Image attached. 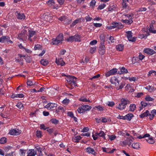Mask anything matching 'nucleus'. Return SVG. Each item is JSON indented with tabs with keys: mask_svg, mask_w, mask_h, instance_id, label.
Returning <instances> with one entry per match:
<instances>
[{
	"mask_svg": "<svg viewBox=\"0 0 156 156\" xmlns=\"http://www.w3.org/2000/svg\"><path fill=\"white\" fill-rule=\"evenodd\" d=\"M66 79L68 83V85H66L68 88L72 89L74 87L76 86V77L72 76L69 75L67 76Z\"/></svg>",
	"mask_w": 156,
	"mask_h": 156,
	"instance_id": "obj_1",
	"label": "nucleus"
},
{
	"mask_svg": "<svg viewBox=\"0 0 156 156\" xmlns=\"http://www.w3.org/2000/svg\"><path fill=\"white\" fill-rule=\"evenodd\" d=\"M120 101L121 103L116 106V108L120 110L124 109L126 108V105L130 103V101L129 100L124 98H122Z\"/></svg>",
	"mask_w": 156,
	"mask_h": 156,
	"instance_id": "obj_2",
	"label": "nucleus"
},
{
	"mask_svg": "<svg viewBox=\"0 0 156 156\" xmlns=\"http://www.w3.org/2000/svg\"><path fill=\"white\" fill-rule=\"evenodd\" d=\"M28 39L31 42L34 41L37 38L36 32L35 31L29 30L28 31Z\"/></svg>",
	"mask_w": 156,
	"mask_h": 156,
	"instance_id": "obj_3",
	"label": "nucleus"
},
{
	"mask_svg": "<svg viewBox=\"0 0 156 156\" xmlns=\"http://www.w3.org/2000/svg\"><path fill=\"white\" fill-rule=\"evenodd\" d=\"M91 108V107L88 105H83L79 107L77 109L79 113H82L86 111L90 110Z\"/></svg>",
	"mask_w": 156,
	"mask_h": 156,
	"instance_id": "obj_4",
	"label": "nucleus"
},
{
	"mask_svg": "<svg viewBox=\"0 0 156 156\" xmlns=\"http://www.w3.org/2000/svg\"><path fill=\"white\" fill-rule=\"evenodd\" d=\"M57 106V105L56 104L49 103L44 106V108H47L48 110L52 111L55 109Z\"/></svg>",
	"mask_w": 156,
	"mask_h": 156,
	"instance_id": "obj_5",
	"label": "nucleus"
},
{
	"mask_svg": "<svg viewBox=\"0 0 156 156\" xmlns=\"http://www.w3.org/2000/svg\"><path fill=\"white\" fill-rule=\"evenodd\" d=\"M105 133L103 131L101 130L99 133H95V136H94V135L93 134L92 136L93 138V139L94 140H96L98 139L97 136H99L100 137H102L104 139H105Z\"/></svg>",
	"mask_w": 156,
	"mask_h": 156,
	"instance_id": "obj_6",
	"label": "nucleus"
},
{
	"mask_svg": "<svg viewBox=\"0 0 156 156\" xmlns=\"http://www.w3.org/2000/svg\"><path fill=\"white\" fill-rule=\"evenodd\" d=\"M15 15L18 19L22 20H24L26 18V16L24 14L19 11H16Z\"/></svg>",
	"mask_w": 156,
	"mask_h": 156,
	"instance_id": "obj_7",
	"label": "nucleus"
},
{
	"mask_svg": "<svg viewBox=\"0 0 156 156\" xmlns=\"http://www.w3.org/2000/svg\"><path fill=\"white\" fill-rule=\"evenodd\" d=\"M127 37L129 41L132 42H135L136 40V37H133L132 33L131 31H128L126 32Z\"/></svg>",
	"mask_w": 156,
	"mask_h": 156,
	"instance_id": "obj_8",
	"label": "nucleus"
},
{
	"mask_svg": "<svg viewBox=\"0 0 156 156\" xmlns=\"http://www.w3.org/2000/svg\"><path fill=\"white\" fill-rule=\"evenodd\" d=\"M21 132L18 129H12L10 130L9 133L12 135L17 136L20 134Z\"/></svg>",
	"mask_w": 156,
	"mask_h": 156,
	"instance_id": "obj_9",
	"label": "nucleus"
},
{
	"mask_svg": "<svg viewBox=\"0 0 156 156\" xmlns=\"http://www.w3.org/2000/svg\"><path fill=\"white\" fill-rule=\"evenodd\" d=\"M105 47L104 44H100L98 52L101 55H104L105 52Z\"/></svg>",
	"mask_w": 156,
	"mask_h": 156,
	"instance_id": "obj_10",
	"label": "nucleus"
},
{
	"mask_svg": "<svg viewBox=\"0 0 156 156\" xmlns=\"http://www.w3.org/2000/svg\"><path fill=\"white\" fill-rule=\"evenodd\" d=\"M144 52L150 55H152L156 53L153 49L150 48H145L143 51Z\"/></svg>",
	"mask_w": 156,
	"mask_h": 156,
	"instance_id": "obj_11",
	"label": "nucleus"
},
{
	"mask_svg": "<svg viewBox=\"0 0 156 156\" xmlns=\"http://www.w3.org/2000/svg\"><path fill=\"white\" fill-rule=\"evenodd\" d=\"M85 150L86 152L89 154H91L94 156H96L97 154V153L94 150L90 147H87Z\"/></svg>",
	"mask_w": 156,
	"mask_h": 156,
	"instance_id": "obj_12",
	"label": "nucleus"
},
{
	"mask_svg": "<svg viewBox=\"0 0 156 156\" xmlns=\"http://www.w3.org/2000/svg\"><path fill=\"white\" fill-rule=\"evenodd\" d=\"M37 152L36 150H34V149L29 150L27 152V156H35L37 154Z\"/></svg>",
	"mask_w": 156,
	"mask_h": 156,
	"instance_id": "obj_13",
	"label": "nucleus"
},
{
	"mask_svg": "<svg viewBox=\"0 0 156 156\" xmlns=\"http://www.w3.org/2000/svg\"><path fill=\"white\" fill-rule=\"evenodd\" d=\"M55 62L58 65H60L61 66H63L65 65V62L63 61V58H58L56 59Z\"/></svg>",
	"mask_w": 156,
	"mask_h": 156,
	"instance_id": "obj_14",
	"label": "nucleus"
},
{
	"mask_svg": "<svg viewBox=\"0 0 156 156\" xmlns=\"http://www.w3.org/2000/svg\"><path fill=\"white\" fill-rule=\"evenodd\" d=\"M110 82L112 84L115 85L116 86L119 84V81L116 77L114 76L111 78L110 79Z\"/></svg>",
	"mask_w": 156,
	"mask_h": 156,
	"instance_id": "obj_15",
	"label": "nucleus"
},
{
	"mask_svg": "<svg viewBox=\"0 0 156 156\" xmlns=\"http://www.w3.org/2000/svg\"><path fill=\"white\" fill-rule=\"evenodd\" d=\"M81 20H82V21H84V20L83 18H80L75 20L71 24V27H73L76 24L81 23Z\"/></svg>",
	"mask_w": 156,
	"mask_h": 156,
	"instance_id": "obj_16",
	"label": "nucleus"
},
{
	"mask_svg": "<svg viewBox=\"0 0 156 156\" xmlns=\"http://www.w3.org/2000/svg\"><path fill=\"white\" fill-rule=\"evenodd\" d=\"M47 3L48 5L52 7L53 9H58V8H57L55 6V3L53 0H49L47 2Z\"/></svg>",
	"mask_w": 156,
	"mask_h": 156,
	"instance_id": "obj_17",
	"label": "nucleus"
},
{
	"mask_svg": "<svg viewBox=\"0 0 156 156\" xmlns=\"http://www.w3.org/2000/svg\"><path fill=\"white\" fill-rule=\"evenodd\" d=\"M44 148H41L37 146L36 147V149L38 153V156H43L42 151H44Z\"/></svg>",
	"mask_w": 156,
	"mask_h": 156,
	"instance_id": "obj_18",
	"label": "nucleus"
},
{
	"mask_svg": "<svg viewBox=\"0 0 156 156\" xmlns=\"http://www.w3.org/2000/svg\"><path fill=\"white\" fill-rule=\"evenodd\" d=\"M150 35L149 32L147 31L146 34H140L138 36V38L141 39L144 38L145 39L147 38V37Z\"/></svg>",
	"mask_w": 156,
	"mask_h": 156,
	"instance_id": "obj_19",
	"label": "nucleus"
},
{
	"mask_svg": "<svg viewBox=\"0 0 156 156\" xmlns=\"http://www.w3.org/2000/svg\"><path fill=\"white\" fill-rule=\"evenodd\" d=\"M133 116L134 115L132 113H128L125 116V120L130 121Z\"/></svg>",
	"mask_w": 156,
	"mask_h": 156,
	"instance_id": "obj_20",
	"label": "nucleus"
},
{
	"mask_svg": "<svg viewBox=\"0 0 156 156\" xmlns=\"http://www.w3.org/2000/svg\"><path fill=\"white\" fill-rule=\"evenodd\" d=\"M74 41L76 42L81 41V36L78 34H76L74 36Z\"/></svg>",
	"mask_w": 156,
	"mask_h": 156,
	"instance_id": "obj_21",
	"label": "nucleus"
},
{
	"mask_svg": "<svg viewBox=\"0 0 156 156\" xmlns=\"http://www.w3.org/2000/svg\"><path fill=\"white\" fill-rule=\"evenodd\" d=\"M10 39V38L8 36H3L0 37V42L4 43L6 42V40Z\"/></svg>",
	"mask_w": 156,
	"mask_h": 156,
	"instance_id": "obj_22",
	"label": "nucleus"
},
{
	"mask_svg": "<svg viewBox=\"0 0 156 156\" xmlns=\"http://www.w3.org/2000/svg\"><path fill=\"white\" fill-rule=\"evenodd\" d=\"M40 62L41 64L44 66H47L49 63L48 61L44 59H42L40 61Z\"/></svg>",
	"mask_w": 156,
	"mask_h": 156,
	"instance_id": "obj_23",
	"label": "nucleus"
},
{
	"mask_svg": "<svg viewBox=\"0 0 156 156\" xmlns=\"http://www.w3.org/2000/svg\"><path fill=\"white\" fill-rule=\"evenodd\" d=\"M52 41L51 43L52 45H58L61 43L60 42V41H59L56 37L55 38H53L52 39Z\"/></svg>",
	"mask_w": 156,
	"mask_h": 156,
	"instance_id": "obj_24",
	"label": "nucleus"
},
{
	"mask_svg": "<svg viewBox=\"0 0 156 156\" xmlns=\"http://www.w3.org/2000/svg\"><path fill=\"white\" fill-rule=\"evenodd\" d=\"M121 21L123 23H125V24L127 25H130L133 22V20L131 19L130 20H121Z\"/></svg>",
	"mask_w": 156,
	"mask_h": 156,
	"instance_id": "obj_25",
	"label": "nucleus"
},
{
	"mask_svg": "<svg viewBox=\"0 0 156 156\" xmlns=\"http://www.w3.org/2000/svg\"><path fill=\"white\" fill-rule=\"evenodd\" d=\"M120 70L121 71V73L119 72H118V73L120 74H124L126 73H128V71L127 69H126L124 67H122L120 68Z\"/></svg>",
	"mask_w": 156,
	"mask_h": 156,
	"instance_id": "obj_26",
	"label": "nucleus"
},
{
	"mask_svg": "<svg viewBox=\"0 0 156 156\" xmlns=\"http://www.w3.org/2000/svg\"><path fill=\"white\" fill-rule=\"evenodd\" d=\"M56 38L57 40L60 41L61 43H62V42L64 40L63 35L62 34H59Z\"/></svg>",
	"mask_w": 156,
	"mask_h": 156,
	"instance_id": "obj_27",
	"label": "nucleus"
},
{
	"mask_svg": "<svg viewBox=\"0 0 156 156\" xmlns=\"http://www.w3.org/2000/svg\"><path fill=\"white\" fill-rule=\"evenodd\" d=\"M153 23L152 22L150 24L149 26V32L155 34L156 33V30H153L152 27H153Z\"/></svg>",
	"mask_w": 156,
	"mask_h": 156,
	"instance_id": "obj_28",
	"label": "nucleus"
},
{
	"mask_svg": "<svg viewBox=\"0 0 156 156\" xmlns=\"http://www.w3.org/2000/svg\"><path fill=\"white\" fill-rule=\"evenodd\" d=\"M145 89L148 90V91L151 92L155 90V88L152 86H150V85L147 86L145 87Z\"/></svg>",
	"mask_w": 156,
	"mask_h": 156,
	"instance_id": "obj_29",
	"label": "nucleus"
},
{
	"mask_svg": "<svg viewBox=\"0 0 156 156\" xmlns=\"http://www.w3.org/2000/svg\"><path fill=\"white\" fill-rule=\"evenodd\" d=\"M148 114H149V111L148 110H147L143 113L141 114L140 115V118H143L144 117H147V116H148Z\"/></svg>",
	"mask_w": 156,
	"mask_h": 156,
	"instance_id": "obj_30",
	"label": "nucleus"
},
{
	"mask_svg": "<svg viewBox=\"0 0 156 156\" xmlns=\"http://www.w3.org/2000/svg\"><path fill=\"white\" fill-rule=\"evenodd\" d=\"M124 46L122 44H119L116 46V49L118 51H122L123 50Z\"/></svg>",
	"mask_w": 156,
	"mask_h": 156,
	"instance_id": "obj_31",
	"label": "nucleus"
},
{
	"mask_svg": "<svg viewBox=\"0 0 156 156\" xmlns=\"http://www.w3.org/2000/svg\"><path fill=\"white\" fill-rule=\"evenodd\" d=\"M132 146L134 149H138L140 148L139 143H134L132 145Z\"/></svg>",
	"mask_w": 156,
	"mask_h": 156,
	"instance_id": "obj_32",
	"label": "nucleus"
},
{
	"mask_svg": "<svg viewBox=\"0 0 156 156\" xmlns=\"http://www.w3.org/2000/svg\"><path fill=\"white\" fill-rule=\"evenodd\" d=\"M81 137L80 136H75L73 139V141L74 142L78 143L79 142V140L81 139Z\"/></svg>",
	"mask_w": 156,
	"mask_h": 156,
	"instance_id": "obj_33",
	"label": "nucleus"
},
{
	"mask_svg": "<svg viewBox=\"0 0 156 156\" xmlns=\"http://www.w3.org/2000/svg\"><path fill=\"white\" fill-rule=\"evenodd\" d=\"M156 76V71L154 70H150V71L147 74L148 76Z\"/></svg>",
	"mask_w": 156,
	"mask_h": 156,
	"instance_id": "obj_34",
	"label": "nucleus"
},
{
	"mask_svg": "<svg viewBox=\"0 0 156 156\" xmlns=\"http://www.w3.org/2000/svg\"><path fill=\"white\" fill-rule=\"evenodd\" d=\"M134 15L132 13H130L129 14H123V16H125L129 20H130L131 19L133 20L132 17Z\"/></svg>",
	"mask_w": 156,
	"mask_h": 156,
	"instance_id": "obj_35",
	"label": "nucleus"
},
{
	"mask_svg": "<svg viewBox=\"0 0 156 156\" xmlns=\"http://www.w3.org/2000/svg\"><path fill=\"white\" fill-rule=\"evenodd\" d=\"M146 141L150 144H153L154 142V140L152 137H149L148 139H146Z\"/></svg>",
	"mask_w": 156,
	"mask_h": 156,
	"instance_id": "obj_36",
	"label": "nucleus"
},
{
	"mask_svg": "<svg viewBox=\"0 0 156 156\" xmlns=\"http://www.w3.org/2000/svg\"><path fill=\"white\" fill-rule=\"evenodd\" d=\"M129 110L131 112H133L136 108V105L134 104L130 105L129 106Z\"/></svg>",
	"mask_w": 156,
	"mask_h": 156,
	"instance_id": "obj_37",
	"label": "nucleus"
},
{
	"mask_svg": "<svg viewBox=\"0 0 156 156\" xmlns=\"http://www.w3.org/2000/svg\"><path fill=\"white\" fill-rule=\"evenodd\" d=\"M122 7L123 9H126L128 6V4L126 2V0H122Z\"/></svg>",
	"mask_w": 156,
	"mask_h": 156,
	"instance_id": "obj_38",
	"label": "nucleus"
},
{
	"mask_svg": "<svg viewBox=\"0 0 156 156\" xmlns=\"http://www.w3.org/2000/svg\"><path fill=\"white\" fill-rule=\"evenodd\" d=\"M80 101L83 102H90V101L89 99H87L84 97H81L79 99Z\"/></svg>",
	"mask_w": 156,
	"mask_h": 156,
	"instance_id": "obj_39",
	"label": "nucleus"
},
{
	"mask_svg": "<svg viewBox=\"0 0 156 156\" xmlns=\"http://www.w3.org/2000/svg\"><path fill=\"white\" fill-rule=\"evenodd\" d=\"M36 136L38 138H41L42 136V132L40 130H37L36 131Z\"/></svg>",
	"mask_w": 156,
	"mask_h": 156,
	"instance_id": "obj_40",
	"label": "nucleus"
},
{
	"mask_svg": "<svg viewBox=\"0 0 156 156\" xmlns=\"http://www.w3.org/2000/svg\"><path fill=\"white\" fill-rule=\"evenodd\" d=\"M100 39L101 40V43L104 44L105 41V37L103 35H101L99 37Z\"/></svg>",
	"mask_w": 156,
	"mask_h": 156,
	"instance_id": "obj_41",
	"label": "nucleus"
},
{
	"mask_svg": "<svg viewBox=\"0 0 156 156\" xmlns=\"http://www.w3.org/2000/svg\"><path fill=\"white\" fill-rule=\"evenodd\" d=\"M6 138L5 137H2L0 140L1 144H4L6 142Z\"/></svg>",
	"mask_w": 156,
	"mask_h": 156,
	"instance_id": "obj_42",
	"label": "nucleus"
},
{
	"mask_svg": "<svg viewBox=\"0 0 156 156\" xmlns=\"http://www.w3.org/2000/svg\"><path fill=\"white\" fill-rule=\"evenodd\" d=\"M50 121L51 122L55 125L57 124L58 123V120L55 119H51Z\"/></svg>",
	"mask_w": 156,
	"mask_h": 156,
	"instance_id": "obj_43",
	"label": "nucleus"
},
{
	"mask_svg": "<svg viewBox=\"0 0 156 156\" xmlns=\"http://www.w3.org/2000/svg\"><path fill=\"white\" fill-rule=\"evenodd\" d=\"M20 156H25V154L26 153V150H24L22 149H20Z\"/></svg>",
	"mask_w": 156,
	"mask_h": 156,
	"instance_id": "obj_44",
	"label": "nucleus"
},
{
	"mask_svg": "<svg viewBox=\"0 0 156 156\" xmlns=\"http://www.w3.org/2000/svg\"><path fill=\"white\" fill-rule=\"evenodd\" d=\"M27 85L28 86H31L34 84V82L27 79Z\"/></svg>",
	"mask_w": 156,
	"mask_h": 156,
	"instance_id": "obj_45",
	"label": "nucleus"
},
{
	"mask_svg": "<svg viewBox=\"0 0 156 156\" xmlns=\"http://www.w3.org/2000/svg\"><path fill=\"white\" fill-rule=\"evenodd\" d=\"M117 27L118 29H121L124 27V26L121 23H117Z\"/></svg>",
	"mask_w": 156,
	"mask_h": 156,
	"instance_id": "obj_46",
	"label": "nucleus"
},
{
	"mask_svg": "<svg viewBox=\"0 0 156 156\" xmlns=\"http://www.w3.org/2000/svg\"><path fill=\"white\" fill-rule=\"evenodd\" d=\"M146 101H153L154 99L150 96L149 95H147L145 98Z\"/></svg>",
	"mask_w": 156,
	"mask_h": 156,
	"instance_id": "obj_47",
	"label": "nucleus"
},
{
	"mask_svg": "<svg viewBox=\"0 0 156 156\" xmlns=\"http://www.w3.org/2000/svg\"><path fill=\"white\" fill-rule=\"evenodd\" d=\"M71 19H68L67 17H66V20L63 22L65 24H69L71 22Z\"/></svg>",
	"mask_w": 156,
	"mask_h": 156,
	"instance_id": "obj_48",
	"label": "nucleus"
},
{
	"mask_svg": "<svg viewBox=\"0 0 156 156\" xmlns=\"http://www.w3.org/2000/svg\"><path fill=\"white\" fill-rule=\"evenodd\" d=\"M67 41L70 42H73L74 41V36H71L69 37L67 39Z\"/></svg>",
	"mask_w": 156,
	"mask_h": 156,
	"instance_id": "obj_49",
	"label": "nucleus"
},
{
	"mask_svg": "<svg viewBox=\"0 0 156 156\" xmlns=\"http://www.w3.org/2000/svg\"><path fill=\"white\" fill-rule=\"evenodd\" d=\"M117 69L116 68H113L112 69L110 70V73H111L112 75H114L115 73L117 72Z\"/></svg>",
	"mask_w": 156,
	"mask_h": 156,
	"instance_id": "obj_50",
	"label": "nucleus"
},
{
	"mask_svg": "<svg viewBox=\"0 0 156 156\" xmlns=\"http://www.w3.org/2000/svg\"><path fill=\"white\" fill-rule=\"evenodd\" d=\"M96 2L95 0H92L90 3V6H91L92 8L94 7L95 5Z\"/></svg>",
	"mask_w": 156,
	"mask_h": 156,
	"instance_id": "obj_51",
	"label": "nucleus"
},
{
	"mask_svg": "<svg viewBox=\"0 0 156 156\" xmlns=\"http://www.w3.org/2000/svg\"><path fill=\"white\" fill-rule=\"evenodd\" d=\"M86 22H89L91 21L92 19V18L91 17H90L89 15L86 16L85 18Z\"/></svg>",
	"mask_w": 156,
	"mask_h": 156,
	"instance_id": "obj_52",
	"label": "nucleus"
},
{
	"mask_svg": "<svg viewBox=\"0 0 156 156\" xmlns=\"http://www.w3.org/2000/svg\"><path fill=\"white\" fill-rule=\"evenodd\" d=\"M47 131L50 134H51L54 131V129L53 128L49 129H47Z\"/></svg>",
	"mask_w": 156,
	"mask_h": 156,
	"instance_id": "obj_53",
	"label": "nucleus"
},
{
	"mask_svg": "<svg viewBox=\"0 0 156 156\" xmlns=\"http://www.w3.org/2000/svg\"><path fill=\"white\" fill-rule=\"evenodd\" d=\"M107 104L109 106L112 107L114 105L115 103L114 102L112 101H108L107 103Z\"/></svg>",
	"mask_w": 156,
	"mask_h": 156,
	"instance_id": "obj_54",
	"label": "nucleus"
},
{
	"mask_svg": "<svg viewBox=\"0 0 156 156\" xmlns=\"http://www.w3.org/2000/svg\"><path fill=\"white\" fill-rule=\"evenodd\" d=\"M95 108L98 109V110L100 111H102L103 110L104 108L103 107L101 106L100 105L98 106H95Z\"/></svg>",
	"mask_w": 156,
	"mask_h": 156,
	"instance_id": "obj_55",
	"label": "nucleus"
},
{
	"mask_svg": "<svg viewBox=\"0 0 156 156\" xmlns=\"http://www.w3.org/2000/svg\"><path fill=\"white\" fill-rule=\"evenodd\" d=\"M66 16H62L58 18V20L61 21H63V22L65 21V20H66Z\"/></svg>",
	"mask_w": 156,
	"mask_h": 156,
	"instance_id": "obj_56",
	"label": "nucleus"
},
{
	"mask_svg": "<svg viewBox=\"0 0 156 156\" xmlns=\"http://www.w3.org/2000/svg\"><path fill=\"white\" fill-rule=\"evenodd\" d=\"M124 82H122L121 83V84L120 85H119V87H117L116 88V89L118 90L120 89H122L124 87Z\"/></svg>",
	"mask_w": 156,
	"mask_h": 156,
	"instance_id": "obj_57",
	"label": "nucleus"
},
{
	"mask_svg": "<svg viewBox=\"0 0 156 156\" xmlns=\"http://www.w3.org/2000/svg\"><path fill=\"white\" fill-rule=\"evenodd\" d=\"M24 59L26 60V62L28 63H30L31 62V59L30 57H26L25 58H24Z\"/></svg>",
	"mask_w": 156,
	"mask_h": 156,
	"instance_id": "obj_58",
	"label": "nucleus"
},
{
	"mask_svg": "<svg viewBox=\"0 0 156 156\" xmlns=\"http://www.w3.org/2000/svg\"><path fill=\"white\" fill-rule=\"evenodd\" d=\"M106 6V5L105 4H101L98 6V9L101 10L103 9Z\"/></svg>",
	"mask_w": 156,
	"mask_h": 156,
	"instance_id": "obj_59",
	"label": "nucleus"
},
{
	"mask_svg": "<svg viewBox=\"0 0 156 156\" xmlns=\"http://www.w3.org/2000/svg\"><path fill=\"white\" fill-rule=\"evenodd\" d=\"M16 106L19 109H21L23 108V105L21 103H18L17 104Z\"/></svg>",
	"mask_w": 156,
	"mask_h": 156,
	"instance_id": "obj_60",
	"label": "nucleus"
},
{
	"mask_svg": "<svg viewBox=\"0 0 156 156\" xmlns=\"http://www.w3.org/2000/svg\"><path fill=\"white\" fill-rule=\"evenodd\" d=\"M109 137L111 141L114 140L116 137V136L113 135H109Z\"/></svg>",
	"mask_w": 156,
	"mask_h": 156,
	"instance_id": "obj_61",
	"label": "nucleus"
},
{
	"mask_svg": "<svg viewBox=\"0 0 156 156\" xmlns=\"http://www.w3.org/2000/svg\"><path fill=\"white\" fill-rule=\"evenodd\" d=\"M138 57L140 60H142L145 57V56L141 53H140L139 54Z\"/></svg>",
	"mask_w": 156,
	"mask_h": 156,
	"instance_id": "obj_62",
	"label": "nucleus"
},
{
	"mask_svg": "<svg viewBox=\"0 0 156 156\" xmlns=\"http://www.w3.org/2000/svg\"><path fill=\"white\" fill-rule=\"evenodd\" d=\"M141 104L142 106L144 108L146 107L149 104L148 103H146L144 102V101H142L141 102Z\"/></svg>",
	"mask_w": 156,
	"mask_h": 156,
	"instance_id": "obj_63",
	"label": "nucleus"
},
{
	"mask_svg": "<svg viewBox=\"0 0 156 156\" xmlns=\"http://www.w3.org/2000/svg\"><path fill=\"white\" fill-rule=\"evenodd\" d=\"M41 46L39 44H37L35 45L34 47V50H39L41 49Z\"/></svg>",
	"mask_w": 156,
	"mask_h": 156,
	"instance_id": "obj_64",
	"label": "nucleus"
}]
</instances>
